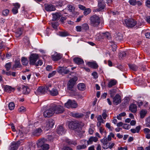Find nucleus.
<instances>
[{"label":"nucleus","mask_w":150,"mask_h":150,"mask_svg":"<svg viewBox=\"0 0 150 150\" xmlns=\"http://www.w3.org/2000/svg\"><path fill=\"white\" fill-rule=\"evenodd\" d=\"M100 141L103 144L102 147L105 149H107L108 148L110 149H112L115 145L114 143L108 141L106 136L104 137L103 139H101Z\"/></svg>","instance_id":"obj_1"},{"label":"nucleus","mask_w":150,"mask_h":150,"mask_svg":"<svg viewBox=\"0 0 150 150\" xmlns=\"http://www.w3.org/2000/svg\"><path fill=\"white\" fill-rule=\"evenodd\" d=\"M100 23V19L99 17L96 15H93L90 18V24L93 26H98Z\"/></svg>","instance_id":"obj_2"},{"label":"nucleus","mask_w":150,"mask_h":150,"mask_svg":"<svg viewBox=\"0 0 150 150\" xmlns=\"http://www.w3.org/2000/svg\"><path fill=\"white\" fill-rule=\"evenodd\" d=\"M124 24L128 28H132L137 24V22L132 18H128L125 20Z\"/></svg>","instance_id":"obj_3"},{"label":"nucleus","mask_w":150,"mask_h":150,"mask_svg":"<svg viewBox=\"0 0 150 150\" xmlns=\"http://www.w3.org/2000/svg\"><path fill=\"white\" fill-rule=\"evenodd\" d=\"M77 78L74 77L70 79L67 84V89L71 91H74V86L77 80Z\"/></svg>","instance_id":"obj_4"},{"label":"nucleus","mask_w":150,"mask_h":150,"mask_svg":"<svg viewBox=\"0 0 150 150\" xmlns=\"http://www.w3.org/2000/svg\"><path fill=\"white\" fill-rule=\"evenodd\" d=\"M54 109L52 106L46 109L43 112V116L46 118H49L53 115L54 114Z\"/></svg>","instance_id":"obj_5"},{"label":"nucleus","mask_w":150,"mask_h":150,"mask_svg":"<svg viewBox=\"0 0 150 150\" xmlns=\"http://www.w3.org/2000/svg\"><path fill=\"white\" fill-rule=\"evenodd\" d=\"M71 67V66L68 67V68L66 67H59L57 68V71L59 73L61 74H66L70 72V69L69 67Z\"/></svg>","instance_id":"obj_6"},{"label":"nucleus","mask_w":150,"mask_h":150,"mask_svg":"<svg viewBox=\"0 0 150 150\" xmlns=\"http://www.w3.org/2000/svg\"><path fill=\"white\" fill-rule=\"evenodd\" d=\"M64 105L67 108H76L78 106V104L75 101L71 100H69Z\"/></svg>","instance_id":"obj_7"},{"label":"nucleus","mask_w":150,"mask_h":150,"mask_svg":"<svg viewBox=\"0 0 150 150\" xmlns=\"http://www.w3.org/2000/svg\"><path fill=\"white\" fill-rule=\"evenodd\" d=\"M48 87H50V88L48 89V91H49V94L51 96H56L58 95V91L56 88L55 87L52 88V85L50 84L48 85Z\"/></svg>","instance_id":"obj_8"},{"label":"nucleus","mask_w":150,"mask_h":150,"mask_svg":"<svg viewBox=\"0 0 150 150\" xmlns=\"http://www.w3.org/2000/svg\"><path fill=\"white\" fill-rule=\"evenodd\" d=\"M53 108L54 109V113L59 114L62 113L64 111V109L63 107L59 105H52Z\"/></svg>","instance_id":"obj_9"},{"label":"nucleus","mask_w":150,"mask_h":150,"mask_svg":"<svg viewBox=\"0 0 150 150\" xmlns=\"http://www.w3.org/2000/svg\"><path fill=\"white\" fill-rule=\"evenodd\" d=\"M39 56L37 54H33L30 56V65H34L36 61L38 59Z\"/></svg>","instance_id":"obj_10"},{"label":"nucleus","mask_w":150,"mask_h":150,"mask_svg":"<svg viewBox=\"0 0 150 150\" xmlns=\"http://www.w3.org/2000/svg\"><path fill=\"white\" fill-rule=\"evenodd\" d=\"M112 98L113 103L115 105H117L121 102V96L118 94H116Z\"/></svg>","instance_id":"obj_11"},{"label":"nucleus","mask_w":150,"mask_h":150,"mask_svg":"<svg viewBox=\"0 0 150 150\" xmlns=\"http://www.w3.org/2000/svg\"><path fill=\"white\" fill-rule=\"evenodd\" d=\"M79 122L77 121H72L69 124V127L70 129H76V132L78 127Z\"/></svg>","instance_id":"obj_12"},{"label":"nucleus","mask_w":150,"mask_h":150,"mask_svg":"<svg viewBox=\"0 0 150 150\" xmlns=\"http://www.w3.org/2000/svg\"><path fill=\"white\" fill-rule=\"evenodd\" d=\"M50 88L48 87V85L44 86L39 87L37 91L38 92L42 94H45L48 91V89Z\"/></svg>","instance_id":"obj_13"},{"label":"nucleus","mask_w":150,"mask_h":150,"mask_svg":"<svg viewBox=\"0 0 150 150\" xmlns=\"http://www.w3.org/2000/svg\"><path fill=\"white\" fill-rule=\"evenodd\" d=\"M54 124V121L53 119H50L47 120L46 122L45 127L47 128H52Z\"/></svg>","instance_id":"obj_14"},{"label":"nucleus","mask_w":150,"mask_h":150,"mask_svg":"<svg viewBox=\"0 0 150 150\" xmlns=\"http://www.w3.org/2000/svg\"><path fill=\"white\" fill-rule=\"evenodd\" d=\"M45 9L48 11H54L56 10L55 6L52 4H46L45 5Z\"/></svg>","instance_id":"obj_15"},{"label":"nucleus","mask_w":150,"mask_h":150,"mask_svg":"<svg viewBox=\"0 0 150 150\" xmlns=\"http://www.w3.org/2000/svg\"><path fill=\"white\" fill-rule=\"evenodd\" d=\"M66 132V130L64 129L62 125L59 126L57 128V132L59 135H62L64 134Z\"/></svg>","instance_id":"obj_16"},{"label":"nucleus","mask_w":150,"mask_h":150,"mask_svg":"<svg viewBox=\"0 0 150 150\" xmlns=\"http://www.w3.org/2000/svg\"><path fill=\"white\" fill-rule=\"evenodd\" d=\"M84 125V123L81 122L80 123H79L78 127V129L76 130V132L77 133L80 134H82L83 133H84L85 131L83 130L82 129V127H83Z\"/></svg>","instance_id":"obj_17"},{"label":"nucleus","mask_w":150,"mask_h":150,"mask_svg":"<svg viewBox=\"0 0 150 150\" xmlns=\"http://www.w3.org/2000/svg\"><path fill=\"white\" fill-rule=\"evenodd\" d=\"M42 131L41 128H38L34 130L32 132V134L34 136H38L41 134Z\"/></svg>","instance_id":"obj_18"},{"label":"nucleus","mask_w":150,"mask_h":150,"mask_svg":"<svg viewBox=\"0 0 150 150\" xmlns=\"http://www.w3.org/2000/svg\"><path fill=\"white\" fill-rule=\"evenodd\" d=\"M52 20L57 21L60 18L61 16V14L60 13L56 12L55 13H52Z\"/></svg>","instance_id":"obj_19"},{"label":"nucleus","mask_w":150,"mask_h":150,"mask_svg":"<svg viewBox=\"0 0 150 150\" xmlns=\"http://www.w3.org/2000/svg\"><path fill=\"white\" fill-rule=\"evenodd\" d=\"M73 60L75 63L78 65L82 64L84 63L83 60L79 57H75L73 59Z\"/></svg>","instance_id":"obj_20"},{"label":"nucleus","mask_w":150,"mask_h":150,"mask_svg":"<svg viewBox=\"0 0 150 150\" xmlns=\"http://www.w3.org/2000/svg\"><path fill=\"white\" fill-rule=\"evenodd\" d=\"M105 5V4L103 0H98V6L100 10L104 9Z\"/></svg>","instance_id":"obj_21"},{"label":"nucleus","mask_w":150,"mask_h":150,"mask_svg":"<svg viewBox=\"0 0 150 150\" xmlns=\"http://www.w3.org/2000/svg\"><path fill=\"white\" fill-rule=\"evenodd\" d=\"M98 140V138L96 137H91L87 141L88 144H91L93 142H96Z\"/></svg>","instance_id":"obj_22"},{"label":"nucleus","mask_w":150,"mask_h":150,"mask_svg":"<svg viewBox=\"0 0 150 150\" xmlns=\"http://www.w3.org/2000/svg\"><path fill=\"white\" fill-rule=\"evenodd\" d=\"M52 58L53 60L57 61L60 59L61 58V56L60 54L56 53L52 56Z\"/></svg>","instance_id":"obj_23"},{"label":"nucleus","mask_w":150,"mask_h":150,"mask_svg":"<svg viewBox=\"0 0 150 150\" xmlns=\"http://www.w3.org/2000/svg\"><path fill=\"white\" fill-rule=\"evenodd\" d=\"M87 65L89 67L94 69H96L98 67V65L95 62H88L87 63Z\"/></svg>","instance_id":"obj_24"},{"label":"nucleus","mask_w":150,"mask_h":150,"mask_svg":"<svg viewBox=\"0 0 150 150\" xmlns=\"http://www.w3.org/2000/svg\"><path fill=\"white\" fill-rule=\"evenodd\" d=\"M129 110L133 113H135L137 110V106L136 104H132L129 107Z\"/></svg>","instance_id":"obj_25"},{"label":"nucleus","mask_w":150,"mask_h":150,"mask_svg":"<svg viewBox=\"0 0 150 150\" xmlns=\"http://www.w3.org/2000/svg\"><path fill=\"white\" fill-rule=\"evenodd\" d=\"M117 82V81L115 80H111L108 83V86L109 88H111L112 86L115 85Z\"/></svg>","instance_id":"obj_26"},{"label":"nucleus","mask_w":150,"mask_h":150,"mask_svg":"<svg viewBox=\"0 0 150 150\" xmlns=\"http://www.w3.org/2000/svg\"><path fill=\"white\" fill-rule=\"evenodd\" d=\"M117 91V89L116 88H113L110 90L109 91V93L110 94V97L112 98L114 97V95L115 94Z\"/></svg>","instance_id":"obj_27"},{"label":"nucleus","mask_w":150,"mask_h":150,"mask_svg":"<svg viewBox=\"0 0 150 150\" xmlns=\"http://www.w3.org/2000/svg\"><path fill=\"white\" fill-rule=\"evenodd\" d=\"M21 67V65L19 60H16L15 62L14 65L13 67V69L17 68H20Z\"/></svg>","instance_id":"obj_28"},{"label":"nucleus","mask_w":150,"mask_h":150,"mask_svg":"<svg viewBox=\"0 0 150 150\" xmlns=\"http://www.w3.org/2000/svg\"><path fill=\"white\" fill-rule=\"evenodd\" d=\"M141 129L140 126H137L135 129H130L131 132L133 133H135L136 132L139 133Z\"/></svg>","instance_id":"obj_29"},{"label":"nucleus","mask_w":150,"mask_h":150,"mask_svg":"<svg viewBox=\"0 0 150 150\" xmlns=\"http://www.w3.org/2000/svg\"><path fill=\"white\" fill-rule=\"evenodd\" d=\"M115 39L116 40L118 41H121L123 39L122 34L120 33H118L116 35Z\"/></svg>","instance_id":"obj_30"},{"label":"nucleus","mask_w":150,"mask_h":150,"mask_svg":"<svg viewBox=\"0 0 150 150\" xmlns=\"http://www.w3.org/2000/svg\"><path fill=\"white\" fill-rule=\"evenodd\" d=\"M103 33H99L97 34L95 36V38L98 40L104 39Z\"/></svg>","instance_id":"obj_31"},{"label":"nucleus","mask_w":150,"mask_h":150,"mask_svg":"<svg viewBox=\"0 0 150 150\" xmlns=\"http://www.w3.org/2000/svg\"><path fill=\"white\" fill-rule=\"evenodd\" d=\"M71 115L73 117L76 118H80L83 116L82 114L79 113H72Z\"/></svg>","instance_id":"obj_32"},{"label":"nucleus","mask_w":150,"mask_h":150,"mask_svg":"<svg viewBox=\"0 0 150 150\" xmlns=\"http://www.w3.org/2000/svg\"><path fill=\"white\" fill-rule=\"evenodd\" d=\"M19 144V143H18V142L16 143H12L10 146L11 148L16 149H17L18 147Z\"/></svg>","instance_id":"obj_33"},{"label":"nucleus","mask_w":150,"mask_h":150,"mask_svg":"<svg viewBox=\"0 0 150 150\" xmlns=\"http://www.w3.org/2000/svg\"><path fill=\"white\" fill-rule=\"evenodd\" d=\"M22 30L21 28H19L17 29L16 32V36L17 37H19L22 34Z\"/></svg>","instance_id":"obj_34"},{"label":"nucleus","mask_w":150,"mask_h":150,"mask_svg":"<svg viewBox=\"0 0 150 150\" xmlns=\"http://www.w3.org/2000/svg\"><path fill=\"white\" fill-rule=\"evenodd\" d=\"M21 62L22 64L24 66L27 65L28 62V60L27 58L24 57H23L22 58Z\"/></svg>","instance_id":"obj_35"},{"label":"nucleus","mask_w":150,"mask_h":150,"mask_svg":"<svg viewBox=\"0 0 150 150\" xmlns=\"http://www.w3.org/2000/svg\"><path fill=\"white\" fill-rule=\"evenodd\" d=\"M78 87L79 90L83 91L85 89V86L83 83H80L78 84Z\"/></svg>","instance_id":"obj_36"},{"label":"nucleus","mask_w":150,"mask_h":150,"mask_svg":"<svg viewBox=\"0 0 150 150\" xmlns=\"http://www.w3.org/2000/svg\"><path fill=\"white\" fill-rule=\"evenodd\" d=\"M58 35L61 37H66L68 36L69 34L66 32L59 31L58 33Z\"/></svg>","instance_id":"obj_37"},{"label":"nucleus","mask_w":150,"mask_h":150,"mask_svg":"<svg viewBox=\"0 0 150 150\" xmlns=\"http://www.w3.org/2000/svg\"><path fill=\"white\" fill-rule=\"evenodd\" d=\"M66 142L69 145L73 144L75 145L77 144L76 141H72L69 139H66Z\"/></svg>","instance_id":"obj_38"},{"label":"nucleus","mask_w":150,"mask_h":150,"mask_svg":"<svg viewBox=\"0 0 150 150\" xmlns=\"http://www.w3.org/2000/svg\"><path fill=\"white\" fill-rule=\"evenodd\" d=\"M38 146V147H40L42 146L44 144L43 140L41 139L38 140V142L37 143Z\"/></svg>","instance_id":"obj_39"},{"label":"nucleus","mask_w":150,"mask_h":150,"mask_svg":"<svg viewBox=\"0 0 150 150\" xmlns=\"http://www.w3.org/2000/svg\"><path fill=\"white\" fill-rule=\"evenodd\" d=\"M129 68L133 71H136L138 69V67L134 64H129Z\"/></svg>","instance_id":"obj_40"},{"label":"nucleus","mask_w":150,"mask_h":150,"mask_svg":"<svg viewBox=\"0 0 150 150\" xmlns=\"http://www.w3.org/2000/svg\"><path fill=\"white\" fill-rule=\"evenodd\" d=\"M13 89L12 88L8 86H6L4 88L5 91L8 93H10Z\"/></svg>","instance_id":"obj_41"},{"label":"nucleus","mask_w":150,"mask_h":150,"mask_svg":"<svg viewBox=\"0 0 150 150\" xmlns=\"http://www.w3.org/2000/svg\"><path fill=\"white\" fill-rule=\"evenodd\" d=\"M23 93L25 94H28L30 91V89L27 86H24L23 87Z\"/></svg>","instance_id":"obj_42"},{"label":"nucleus","mask_w":150,"mask_h":150,"mask_svg":"<svg viewBox=\"0 0 150 150\" xmlns=\"http://www.w3.org/2000/svg\"><path fill=\"white\" fill-rule=\"evenodd\" d=\"M104 38H106L109 39L111 38V35L108 32H106L105 33H103Z\"/></svg>","instance_id":"obj_43"},{"label":"nucleus","mask_w":150,"mask_h":150,"mask_svg":"<svg viewBox=\"0 0 150 150\" xmlns=\"http://www.w3.org/2000/svg\"><path fill=\"white\" fill-rule=\"evenodd\" d=\"M11 66V63L9 62L6 63L5 65V67L6 68V70L7 71L9 70Z\"/></svg>","instance_id":"obj_44"},{"label":"nucleus","mask_w":150,"mask_h":150,"mask_svg":"<svg viewBox=\"0 0 150 150\" xmlns=\"http://www.w3.org/2000/svg\"><path fill=\"white\" fill-rule=\"evenodd\" d=\"M91 12V9L90 8H85L83 12L84 15L86 16Z\"/></svg>","instance_id":"obj_45"},{"label":"nucleus","mask_w":150,"mask_h":150,"mask_svg":"<svg viewBox=\"0 0 150 150\" xmlns=\"http://www.w3.org/2000/svg\"><path fill=\"white\" fill-rule=\"evenodd\" d=\"M9 109L11 110H13L15 107V105L13 103L10 102L8 104Z\"/></svg>","instance_id":"obj_46"},{"label":"nucleus","mask_w":150,"mask_h":150,"mask_svg":"<svg viewBox=\"0 0 150 150\" xmlns=\"http://www.w3.org/2000/svg\"><path fill=\"white\" fill-rule=\"evenodd\" d=\"M67 7L68 10L70 12H73L75 8L72 5H69L67 6Z\"/></svg>","instance_id":"obj_47"},{"label":"nucleus","mask_w":150,"mask_h":150,"mask_svg":"<svg viewBox=\"0 0 150 150\" xmlns=\"http://www.w3.org/2000/svg\"><path fill=\"white\" fill-rule=\"evenodd\" d=\"M146 113V112L145 110H142L140 111V117L142 118H143L145 116Z\"/></svg>","instance_id":"obj_48"},{"label":"nucleus","mask_w":150,"mask_h":150,"mask_svg":"<svg viewBox=\"0 0 150 150\" xmlns=\"http://www.w3.org/2000/svg\"><path fill=\"white\" fill-rule=\"evenodd\" d=\"M42 148L43 150H48L49 148V145L48 144H44Z\"/></svg>","instance_id":"obj_49"},{"label":"nucleus","mask_w":150,"mask_h":150,"mask_svg":"<svg viewBox=\"0 0 150 150\" xmlns=\"http://www.w3.org/2000/svg\"><path fill=\"white\" fill-rule=\"evenodd\" d=\"M82 28L85 30H87L89 29V26L87 23H84L82 26Z\"/></svg>","instance_id":"obj_50"},{"label":"nucleus","mask_w":150,"mask_h":150,"mask_svg":"<svg viewBox=\"0 0 150 150\" xmlns=\"http://www.w3.org/2000/svg\"><path fill=\"white\" fill-rule=\"evenodd\" d=\"M86 147V146L84 144L82 145H79L76 147L77 149L79 150L82 149H84Z\"/></svg>","instance_id":"obj_51"},{"label":"nucleus","mask_w":150,"mask_h":150,"mask_svg":"<svg viewBox=\"0 0 150 150\" xmlns=\"http://www.w3.org/2000/svg\"><path fill=\"white\" fill-rule=\"evenodd\" d=\"M64 4V3L63 1H62L60 0L56 3V5L57 6L62 7L63 5Z\"/></svg>","instance_id":"obj_52"},{"label":"nucleus","mask_w":150,"mask_h":150,"mask_svg":"<svg viewBox=\"0 0 150 150\" xmlns=\"http://www.w3.org/2000/svg\"><path fill=\"white\" fill-rule=\"evenodd\" d=\"M146 126L147 127H149L150 126V117L147 118L146 120Z\"/></svg>","instance_id":"obj_53"},{"label":"nucleus","mask_w":150,"mask_h":150,"mask_svg":"<svg viewBox=\"0 0 150 150\" xmlns=\"http://www.w3.org/2000/svg\"><path fill=\"white\" fill-rule=\"evenodd\" d=\"M52 27L54 29H56L58 25V23L56 22H52Z\"/></svg>","instance_id":"obj_54"},{"label":"nucleus","mask_w":150,"mask_h":150,"mask_svg":"<svg viewBox=\"0 0 150 150\" xmlns=\"http://www.w3.org/2000/svg\"><path fill=\"white\" fill-rule=\"evenodd\" d=\"M13 6H14L13 8H15L17 9H18L21 6L20 4L18 3L13 4Z\"/></svg>","instance_id":"obj_55"},{"label":"nucleus","mask_w":150,"mask_h":150,"mask_svg":"<svg viewBox=\"0 0 150 150\" xmlns=\"http://www.w3.org/2000/svg\"><path fill=\"white\" fill-rule=\"evenodd\" d=\"M129 2L130 5L133 6L137 4V1L136 0H129Z\"/></svg>","instance_id":"obj_56"},{"label":"nucleus","mask_w":150,"mask_h":150,"mask_svg":"<svg viewBox=\"0 0 150 150\" xmlns=\"http://www.w3.org/2000/svg\"><path fill=\"white\" fill-rule=\"evenodd\" d=\"M9 13V11L8 9H6L4 10L2 12L3 15L5 16H7Z\"/></svg>","instance_id":"obj_57"},{"label":"nucleus","mask_w":150,"mask_h":150,"mask_svg":"<svg viewBox=\"0 0 150 150\" xmlns=\"http://www.w3.org/2000/svg\"><path fill=\"white\" fill-rule=\"evenodd\" d=\"M122 127L125 129H129L130 128V126L129 125L125 124H124Z\"/></svg>","instance_id":"obj_58"},{"label":"nucleus","mask_w":150,"mask_h":150,"mask_svg":"<svg viewBox=\"0 0 150 150\" xmlns=\"http://www.w3.org/2000/svg\"><path fill=\"white\" fill-rule=\"evenodd\" d=\"M103 112L102 113V116L103 118L104 119H106V117H107L108 115L106 112V110H103Z\"/></svg>","instance_id":"obj_59"},{"label":"nucleus","mask_w":150,"mask_h":150,"mask_svg":"<svg viewBox=\"0 0 150 150\" xmlns=\"http://www.w3.org/2000/svg\"><path fill=\"white\" fill-rule=\"evenodd\" d=\"M126 53L125 52L122 51L120 52V56L122 57H123L126 56Z\"/></svg>","instance_id":"obj_60"},{"label":"nucleus","mask_w":150,"mask_h":150,"mask_svg":"<svg viewBox=\"0 0 150 150\" xmlns=\"http://www.w3.org/2000/svg\"><path fill=\"white\" fill-rule=\"evenodd\" d=\"M56 71H53L51 73H50L48 75V78H50L54 76L56 73Z\"/></svg>","instance_id":"obj_61"},{"label":"nucleus","mask_w":150,"mask_h":150,"mask_svg":"<svg viewBox=\"0 0 150 150\" xmlns=\"http://www.w3.org/2000/svg\"><path fill=\"white\" fill-rule=\"evenodd\" d=\"M42 63L43 62L41 60H39L37 63L35 64H35L36 66H41L42 64Z\"/></svg>","instance_id":"obj_62"},{"label":"nucleus","mask_w":150,"mask_h":150,"mask_svg":"<svg viewBox=\"0 0 150 150\" xmlns=\"http://www.w3.org/2000/svg\"><path fill=\"white\" fill-rule=\"evenodd\" d=\"M25 108L23 106H21L19 109L18 111L20 112H23L25 111Z\"/></svg>","instance_id":"obj_63"},{"label":"nucleus","mask_w":150,"mask_h":150,"mask_svg":"<svg viewBox=\"0 0 150 150\" xmlns=\"http://www.w3.org/2000/svg\"><path fill=\"white\" fill-rule=\"evenodd\" d=\"M12 11L13 14H15L18 12V9L13 7L12 9Z\"/></svg>","instance_id":"obj_64"}]
</instances>
